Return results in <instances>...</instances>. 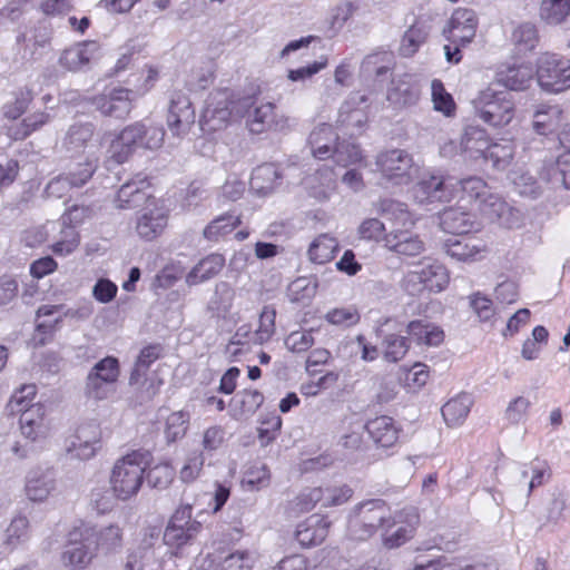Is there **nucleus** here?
Masks as SVG:
<instances>
[{"label": "nucleus", "mask_w": 570, "mask_h": 570, "mask_svg": "<svg viewBox=\"0 0 570 570\" xmlns=\"http://www.w3.org/2000/svg\"><path fill=\"white\" fill-rule=\"evenodd\" d=\"M399 521L392 517L385 501L372 499L354 505L347 518V534L353 540H366L379 530L393 528Z\"/></svg>", "instance_id": "1"}, {"label": "nucleus", "mask_w": 570, "mask_h": 570, "mask_svg": "<svg viewBox=\"0 0 570 570\" xmlns=\"http://www.w3.org/2000/svg\"><path fill=\"white\" fill-rule=\"evenodd\" d=\"M165 131L161 127L135 122L125 127L109 147L110 158L122 164L137 148L158 149L163 146Z\"/></svg>", "instance_id": "2"}, {"label": "nucleus", "mask_w": 570, "mask_h": 570, "mask_svg": "<svg viewBox=\"0 0 570 570\" xmlns=\"http://www.w3.org/2000/svg\"><path fill=\"white\" fill-rule=\"evenodd\" d=\"M145 470V454L139 451H132L118 459L109 478L114 497L120 501L136 497L144 484Z\"/></svg>", "instance_id": "3"}, {"label": "nucleus", "mask_w": 570, "mask_h": 570, "mask_svg": "<svg viewBox=\"0 0 570 570\" xmlns=\"http://www.w3.org/2000/svg\"><path fill=\"white\" fill-rule=\"evenodd\" d=\"M449 284L446 268L439 262L425 258L409 271L403 278V287L411 295L423 291L439 293Z\"/></svg>", "instance_id": "4"}, {"label": "nucleus", "mask_w": 570, "mask_h": 570, "mask_svg": "<svg viewBox=\"0 0 570 570\" xmlns=\"http://www.w3.org/2000/svg\"><path fill=\"white\" fill-rule=\"evenodd\" d=\"M537 80L548 92H562L570 88V58L558 53H542L537 61Z\"/></svg>", "instance_id": "5"}, {"label": "nucleus", "mask_w": 570, "mask_h": 570, "mask_svg": "<svg viewBox=\"0 0 570 570\" xmlns=\"http://www.w3.org/2000/svg\"><path fill=\"white\" fill-rule=\"evenodd\" d=\"M480 118L493 126L501 127L510 124L514 116V105L507 91H495L492 88L483 90L475 101Z\"/></svg>", "instance_id": "6"}, {"label": "nucleus", "mask_w": 570, "mask_h": 570, "mask_svg": "<svg viewBox=\"0 0 570 570\" xmlns=\"http://www.w3.org/2000/svg\"><path fill=\"white\" fill-rule=\"evenodd\" d=\"M102 432L99 423L88 421L81 423L66 445V451L72 458L87 461L96 455L101 446Z\"/></svg>", "instance_id": "7"}, {"label": "nucleus", "mask_w": 570, "mask_h": 570, "mask_svg": "<svg viewBox=\"0 0 570 570\" xmlns=\"http://www.w3.org/2000/svg\"><path fill=\"white\" fill-rule=\"evenodd\" d=\"M376 165L382 175L393 184H406L411 179L413 169L412 156L402 149H392L381 153Z\"/></svg>", "instance_id": "8"}, {"label": "nucleus", "mask_w": 570, "mask_h": 570, "mask_svg": "<svg viewBox=\"0 0 570 570\" xmlns=\"http://www.w3.org/2000/svg\"><path fill=\"white\" fill-rule=\"evenodd\" d=\"M453 195V179L439 175L422 178L413 188V198L421 205L450 202Z\"/></svg>", "instance_id": "9"}, {"label": "nucleus", "mask_w": 570, "mask_h": 570, "mask_svg": "<svg viewBox=\"0 0 570 570\" xmlns=\"http://www.w3.org/2000/svg\"><path fill=\"white\" fill-rule=\"evenodd\" d=\"M194 124L195 110L189 97L183 91H174L170 96L167 115L169 131L176 137H184Z\"/></svg>", "instance_id": "10"}, {"label": "nucleus", "mask_w": 570, "mask_h": 570, "mask_svg": "<svg viewBox=\"0 0 570 570\" xmlns=\"http://www.w3.org/2000/svg\"><path fill=\"white\" fill-rule=\"evenodd\" d=\"M57 489L58 479L53 469H32L24 478L23 492L30 502L43 503L57 492Z\"/></svg>", "instance_id": "11"}, {"label": "nucleus", "mask_w": 570, "mask_h": 570, "mask_svg": "<svg viewBox=\"0 0 570 570\" xmlns=\"http://www.w3.org/2000/svg\"><path fill=\"white\" fill-rule=\"evenodd\" d=\"M246 126L252 134H263L268 130L285 131L289 129V119L276 114L274 104L265 102L248 110Z\"/></svg>", "instance_id": "12"}, {"label": "nucleus", "mask_w": 570, "mask_h": 570, "mask_svg": "<svg viewBox=\"0 0 570 570\" xmlns=\"http://www.w3.org/2000/svg\"><path fill=\"white\" fill-rule=\"evenodd\" d=\"M476 27L475 12L471 9L459 8L452 13L443 33L453 45L465 46L475 37Z\"/></svg>", "instance_id": "13"}, {"label": "nucleus", "mask_w": 570, "mask_h": 570, "mask_svg": "<svg viewBox=\"0 0 570 570\" xmlns=\"http://www.w3.org/2000/svg\"><path fill=\"white\" fill-rule=\"evenodd\" d=\"M383 243L389 250L400 256L414 257L425 250L421 237L409 229H391L384 235Z\"/></svg>", "instance_id": "14"}, {"label": "nucleus", "mask_w": 570, "mask_h": 570, "mask_svg": "<svg viewBox=\"0 0 570 570\" xmlns=\"http://www.w3.org/2000/svg\"><path fill=\"white\" fill-rule=\"evenodd\" d=\"M130 91L114 88L94 98V106L105 116L124 118L131 110Z\"/></svg>", "instance_id": "15"}, {"label": "nucleus", "mask_w": 570, "mask_h": 570, "mask_svg": "<svg viewBox=\"0 0 570 570\" xmlns=\"http://www.w3.org/2000/svg\"><path fill=\"white\" fill-rule=\"evenodd\" d=\"M19 428L21 435L31 442L45 439L50 430L45 406L42 404H33L30 409L21 413Z\"/></svg>", "instance_id": "16"}, {"label": "nucleus", "mask_w": 570, "mask_h": 570, "mask_svg": "<svg viewBox=\"0 0 570 570\" xmlns=\"http://www.w3.org/2000/svg\"><path fill=\"white\" fill-rule=\"evenodd\" d=\"M330 525L331 522L326 518L311 515L297 525L295 538L304 548L321 544L328 534Z\"/></svg>", "instance_id": "17"}, {"label": "nucleus", "mask_w": 570, "mask_h": 570, "mask_svg": "<svg viewBox=\"0 0 570 570\" xmlns=\"http://www.w3.org/2000/svg\"><path fill=\"white\" fill-rule=\"evenodd\" d=\"M439 218L441 228L450 234H468L476 228L474 216L463 206L448 207Z\"/></svg>", "instance_id": "18"}, {"label": "nucleus", "mask_w": 570, "mask_h": 570, "mask_svg": "<svg viewBox=\"0 0 570 570\" xmlns=\"http://www.w3.org/2000/svg\"><path fill=\"white\" fill-rule=\"evenodd\" d=\"M337 141V132L327 124L315 127L308 137L312 155L321 160L331 158Z\"/></svg>", "instance_id": "19"}, {"label": "nucleus", "mask_w": 570, "mask_h": 570, "mask_svg": "<svg viewBox=\"0 0 570 570\" xmlns=\"http://www.w3.org/2000/svg\"><path fill=\"white\" fill-rule=\"evenodd\" d=\"M365 429L373 442L381 448H391L399 440L400 429L392 417L381 415L370 420Z\"/></svg>", "instance_id": "20"}, {"label": "nucleus", "mask_w": 570, "mask_h": 570, "mask_svg": "<svg viewBox=\"0 0 570 570\" xmlns=\"http://www.w3.org/2000/svg\"><path fill=\"white\" fill-rule=\"evenodd\" d=\"M167 215L158 207L145 210L138 216L136 232L140 238L153 240L157 238L167 226Z\"/></svg>", "instance_id": "21"}, {"label": "nucleus", "mask_w": 570, "mask_h": 570, "mask_svg": "<svg viewBox=\"0 0 570 570\" xmlns=\"http://www.w3.org/2000/svg\"><path fill=\"white\" fill-rule=\"evenodd\" d=\"M533 77L534 71L529 63L508 66L497 73L498 82L511 90L527 89L531 85Z\"/></svg>", "instance_id": "22"}, {"label": "nucleus", "mask_w": 570, "mask_h": 570, "mask_svg": "<svg viewBox=\"0 0 570 570\" xmlns=\"http://www.w3.org/2000/svg\"><path fill=\"white\" fill-rule=\"evenodd\" d=\"M225 266V257L222 254H210L202 258L186 275V284L194 286L206 282L220 273Z\"/></svg>", "instance_id": "23"}, {"label": "nucleus", "mask_w": 570, "mask_h": 570, "mask_svg": "<svg viewBox=\"0 0 570 570\" xmlns=\"http://www.w3.org/2000/svg\"><path fill=\"white\" fill-rule=\"evenodd\" d=\"M98 51L96 42H83L78 43L73 47L66 49L59 61L61 66L69 70H79L90 62Z\"/></svg>", "instance_id": "24"}, {"label": "nucleus", "mask_w": 570, "mask_h": 570, "mask_svg": "<svg viewBox=\"0 0 570 570\" xmlns=\"http://www.w3.org/2000/svg\"><path fill=\"white\" fill-rule=\"evenodd\" d=\"M407 334L420 345L438 346L444 341V332L440 326L422 320L410 322Z\"/></svg>", "instance_id": "25"}, {"label": "nucleus", "mask_w": 570, "mask_h": 570, "mask_svg": "<svg viewBox=\"0 0 570 570\" xmlns=\"http://www.w3.org/2000/svg\"><path fill=\"white\" fill-rule=\"evenodd\" d=\"M312 197L326 200L336 188V179L332 169L323 168L304 180Z\"/></svg>", "instance_id": "26"}, {"label": "nucleus", "mask_w": 570, "mask_h": 570, "mask_svg": "<svg viewBox=\"0 0 570 570\" xmlns=\"http://www.w3.org/2000/svg\"><path fill=\"white\" fill-rule=\"evenodd\" d=\"M478 207L491 222L497 220L502 225H510L509 217L512 215V208L500 195L492 193L491 189L485 197L482 198Z\"/></svg>", "instance_id": "27"}, {"label": "nucleus", "mask_w": 570, "mask_h": 570, "mask_svg": "<svg viewBox=\"0 0 570 570\" xmlns=\"http://www.w3.org/2000/svg\"><path fill=\"white\" fill-rule=\"evenodd\" d=\"M148 186L149 184L145 178L132 179L125 183L117 194V207L127 209L139 206L148 197L145 193Z\"/></svg>", "instance_id": "28"}, {"label": "nucleus", "mask_w": 570, "mask_h": 570, "mask_svg": "<svg viewBox=\"0 0 570 570\" xmlns=\"http://www.w3.org/2000/svg\"><path fill=\"white\" fill-rule=\"evenodd\" d=\"M148 186L149 184L145 178L132 179L125 183L117 194V207L127 209L139 206L148 197L145 193Z\"/></svg>", "instance_id": "29"}, {"label": "nucleus", "mask_w": 570, "mask_h": 570, "mask_svg": "<svg viewBox=\"0 0 570 570\" xmlns=\"http://www.w3.org/2000/svg\"><path fill=\"white\" fill-rule=\"evenodd\" d=\"M147 372L136 362L129 376V385L136 387L140 403L151 401L159 391L160 381L147 379Z\"/></svg>", "instance_id": "30"}, {"label": "nucleus", "mask_w": 570, "mask_h": 570, "mask_svg": "<svg viewBox=\"0 0 570 570\" xmlns=\"http://www.w3.org/2000/svg\"><path fill=\"white\" fill-rule=\"evenodd\" d=\"M281 178L282 175L274 164H264L253 170L249 184L256 193L267 195L274 190Z\"/></svg>", "instance_id": "31"}, {"label": "nucleus", "mask_w": 570, "mask_h": 570, "mask_svg": "<svg viewBox=\"0 0 570 570\" xmlns=\"http://www.w3.org/2000/svg\"><path fill=\"white\" fill-rule=\"evenodd\" d=\"M472 406V399L466 393H461L442 406V415L449 426L463 423Z\"/></svg>", "instance_id": "32"}, {"label": "nucleus", "mask_w": 570, "mask_h": 570, "mask_svg": "<svg viewBox=\"0 0 570 570\" xmlns=\"http://www.w3.org/2000/svg\"><path fill=\"white\" fill-rule=\"evenodd\" d=\"M337 250V239L330 234H321L311 243L307 255L311 262L325 264L334 258Z\"/></svg>", "instance_id": "33"}, {"label": "nucleus", "mask_w": 570, "mask_h": 570, "mask_svg": "<svg viewBox=\"0 0 570 570\" xmlns=\"http://www.w3.org/2000/svg\"><path fill=\"white\" fill-rule=\"evenodd\" d=\"M489 147L487 132L478 126H468L461 137V153L470 154L471 157L485 154Z\"/></svg>", "instance_id": "34"}, {"label": "nucleus", "mask_w": 570, "mask_h": 570, "mask_svg": "<svg viewBox=\"0 0 570 570\" xmlns=\"http://www.w3.org/2000/svg\"><path fill=\"white\" fill-rule=\"evenodd\" d=\"M264 395L257 390H244L233 399V411L237 419L253 415L263 404Z\"/></svg>", "instance_id": "35"}, {"label": "nucleus", "mask_w": 570, "mask_h": 570, "mask_svg": "<svg viewBox=\"0 0 570 570\" xmlns=\"http://www.w3.org/2000/svg\"><path fill=\"white\" fill-rule=\"evenodd\" d=\"M234 298V288L227 282H219L215 285L208 309L217 317H225L233 306Z\"/></svg>", "instance_id": "36"}, {"label": "nucleus", "mask_w": 570, "mask_h": 570, "mask_svg": "<svg viewBox=\"0 0 570 570\" xmlns=\"http://www.w3.org/2000/svg\"><path fill=\"white\" fill-rule=\"evenodd\" d=\"M561 111L556 106H540L533 114L532 127L539 135L553 132L559 125Z\"/></svg>", "instance_id": "37"}, {"label": "nucleus", "mask_w": 570, "mask_h": 570, "mask_svg": "<svg viewBox=\"0 0 570 570\" xmlns=\"http://www.w3.org/2000/svg\"><path fill=\"white\" fill-rule=\"evenodd\" d=\"M456 186L460 187L458 190L462 194L460 197L461 203H476L478 206L491 189L487 183L479 177H469L455 181L454 191L456 190Z\"/></svg>", "instance_id": "38"}, {"label": "nucleus", "mask_w": 570, "mask_h": 570, "mask_svg": "<svg viewBox=\"0 0 570 570\" xmlns=\"http://www.w3.org/2000/svg\"><path fill=\"white\" fill-rule=\"evenodd\" d=\"M92 552L89 544L85 541H71L66 546L62 552V562L65 566L78 570L85 568L91 560Z\"/></svg>", "instance_id": "39"}, {"label": "nucleus", "mask_w": 570, "mask_h": 570, "mask_svg": "<svg viewBox=\"0 0 570 570\" xmlns=\"http://www.w3.org/2000/svg\"><path fill=\"white\" fill-rule=\"evenodd\" d=\"M115 392L116 383L88 372L83 385V394L88 400L104 401L114 395Z\"/></svg>", "instance_id": "40"}, {"label": "nucleus", "mask_w": 570, "mask_h": 570, "mask_svg": "<svg viewBox=\"0 0 570 570\" xmlns=\"http://www.w3.org/2000/svg\"><path fill=\"white\" fill-rule=\"evenodd\" d=\"M200 523H169L164 532V542L168 546L181 547L191 541L200 531Z\"/></svg>", "instance_id": "41"}, {"label": "nucleus", "mask_w": 570, "mask_h": 570, "mask_svg": "<svg viewBox=\"0 0 570 570\" xmlns=\"http://www.w3.org/2000/svg\"><path fill=\"white\" fill-rule=\"evenodd\" d=\"M512 41L519 55H527L533 51L539 43L535 26L530 22L518 26L512 32Z\"/></svg>", "instance_id": "42"}, {"label": "nucleus", "mask_w": 570, "mask_h": 570, "mask_svg": "<svg viewBox=\"0 0 570 570\" xmlns=\"http://www.w3.org/2000/svg\"><path fill=\"white\" fill-rule=\"evenodd\" d=\"M29 519L23 514L12 518L10 524L6 529L3 544L13 550L29 539Z\"/></svg>", "instance_id": "43"}, {"label": "nucleus", "mask_w": 570, "mask_h": 570, "mask_svg": "<svg viewBox=\"0 0 570 570\" xmlns=\"http://www.w3.org/2000/svg\"><path fill=\"white\" fill-rule=\"evenodd\" d=\"M445 246L446 254L461 262L475 259V256L483 249L479 242L471 237L449 240Z\"/></svg>", "instance_id": "44"}, {"label": "nucleus", "mask_w": 570, "mask_h": 570, "mask_svg": "<svg viewBox=\"0 0 570 570\" xmlns=\"http://www.w3.org/2000/svg\"><path fill=\"white\" fill-rule=\"evenodd\" d=\"M570 14V0H542L540 17L548 24H560Z\"/></svg>", "instance_id": "45"}, {"label": "nucleus", "mask_w": 570, "mask_h": 570, "mask_svg": "<svg viewBox=\"0 0 570 570\" xmlns=\"http://www.w3.org/2000/svg\"><path fill=\"white\" fill-rule=\"evenodd\" d=\"M239 224L238 216L225 214L212 220L204 228L203 235L209 242H217L220 237L232 233Z\"/></svg>", "instance_id": "46"}, {"label": "nucleus", "mask_w": 570, "mask_h": 570, "mask_svg": "<svg viewBox=\"0 0 570 570\" xmlns=\"http://www.w3.org/2000/svg\"><path fill=\"white\" fill-rule=\"evenodd\" d=\"M410 521L405 525H400L394 532L389 533L391 528H385L382 531L383 543L389 549L397 548L404 544L410 538H412L415 525L419 521L417 514L412 511L410 514Z\"/></svg>", "instance_id": "47"}, {"label": "nucleus", "mask_w": 570, "mask_h": 570, "mask_svg": "<svg viewBox=\"0 0 570 570\" xmlns=\"http://www.w3.org/2000/svg\"><path fill=\"white\" fill-rule=\"evenodd\" d=\"M429 28L423 22L413 23L404 33L400 47L403 56L410 57L414 55L419 47L426 40Z\"/></svg>", "instance_id": "48"}, {"label": "nucleus", "mask_w": 570, "mask_h": 570, "mask_svg": "<svg viewBox=\"0 0 570 570\" xmlns=\"http://www.w3.org/2000/svg\"><path fill=\"white\" fill-rule=\"evenodd\" d=\"M32 100L31 91L28 89H19L12 94L1 108V114L4 119L16 120L27 110Z\"/></svg>", "instance_id": "49"}, {"label": "nucleus", "mask_w": 570, "mask_h": 570, "mask_svg": "<svg viewBox=\"0 0 570 570\" xmlns=\"http://www.w3.org/2000/svg\"><path fill=\"white\" fill-rule=\"evenodd\" d=\"M331 158H333L338 166L348 167L361 163L363 155L356 144L347 140H338Z\"/></svg>", "instance_id": "50"}, {"label": "nucleus", "mask_w": 570, "mask_h": 570, "mask_svg": "<svg viewBox=\"0 0 570 570\" xmlns=\"http://www.w3.org/2000/svg\"><path fill=\"white\" fill-rule=\"evenodd\" d=\"M515 191L522 196L531 199H537L542 195V186L529 173L515 171L511 178Z\"/></svg>", "instance_id": "51"}, {"label": "nucleus", "mask_w": 570, "mask_h": 570, "mask_svg": "<svg viewBox=\"0 0 570 570\" xmlns=\"http://www.w3.org/2000/svg\"><path fill=\"white\" fill-rule=\"evenodd\" d=\"M419 98V89L405 82L397 83L387 91V99L399 107L412 106L417 102Z\"/></svg>", "instance_id": "52"}, {"label": "nucleus", "mask_w": 570, "mask_h": 570, "mask_svg": "<svg viewBox=\"0 0 570 570\" xmlns=\"http://www.w3.org/2000/svg\"><path fill=\"white\" fill-rule=\"evenodd\" d=\"M190 415L186 411L173 412L166 420L165 435L168 442H175L185 436Z\"/></svg>", "instance_id": "53"}, {"label": "nucleus", "mask_w": 570, "mask_h": 570, "mask_svg": "<svg viewBox=\"0 0 570 570\" xmlns=\"http://www.w3.org/2000/svg\"><path fill=\"white\" fill-rule=\"evenodd\" d=\"M323 495L321 501L322 508L338 507L351 500L353 490L346 484L321 487Z\"/></svg>", "instance_id": "54"}, {"label": "nucleus", "mask_w": 570, "mask_h": 570, "mask_svg": "<svg viewBox=\"0 0 570 570\" xmlns=\"http://www.w3.org/2000/svg\"><path fill=\"white\" fill-rule=\"evenodd\" d=\"M97 169L95 160L85 159L83 163L71 164L68 171L62 174L69 183L76 187L85 185Z\"/></svg>", "instance_id": "55"}, {"label": "nucleus", "mask_w": 570, "mask_h": 570, "mask_svg": "<svg viewBox=\"0 0 570 570\" xmlns=\"http://www.w3.org/2000/svg\"><path fill=\"white\" fill-rule=\"evenodd\" d=\"M322 495L321 487L305 488L291 502L292 509L298 513L309 512L321 504Z\"/></svg>", "instance_id": "56"}, {"label": "nucleus", "mask_w": 570, "mask_h": 570, "mask_svg": "<svg viewBox=\"0 0 570 570\" xmlns=\"http://www.w3.org/2000/svg\"><path fill=\"white\" fill-rule=\"evenodd\" d=\"M433 107L436 111L451 117L455 111V104L452 96L446 92L443 83L434 79L431 85Z\"/></svg>", "instance_id": "57"}, {"label": "nucleus", "mask_w": 570, "mask_h": 570, "mask_svg": "<svg viewBox=\"0 0 570 570\" xmlns=\"http://www.w3.org/2000/svg\"><path fill=\"white\" fill-rule=\"evenodd\" d=\"M94 135V126L91 124L73 125L69 128L65 145L70 150H78L86 146Z\"/></svg>", "instance_id": "58"}, {"label": "nucleus", "mask_w": 570, "mask_h": 570, "mask_svg": "<svg viewBox=\"0 0 570 570\" xmlns=\"http://www.w3.org/2000/svg\"><path fill=\"white\" fill-rule=\"evenodd\" d=\"M384 352L383 356L387 362L396 363L401 361L407 350V340L404 336H397L395 334H389L383 341Z\"/></svg>", "instance_id": "59"}, {"label": "nucleus", "mask_w": 570, "mask_h": 570, "mask_svg": "<svg viewBox=\"0 0 570 570\" xmlns=\"http://www.w3.org/2000/svg\"><path fill=\"white\" fill-rule=\"evenodd\" d=\"M483 157L491 160L497 169H504L513 158V147L508 141L503 144H489Z\"/></svg>", "instance_id": "60"}, {"label": "nucleus", "mask_w": 570, "mask_h": 570, "mask_svg": "<svg viewBox=\"0 0 570 570\" xmlns=\"http://www.w3.org/2000/svg\"><path fill=\"white\" fill-rule=\"evenodd\" d=\"M122 544V530L116 525L110 524L102 528L97 534V547L105 552L115 551Z\"/></svg>", "instance_id": "61"}, {"label": "nucleus", "mask_w": 570, "mask_h": 570, "mask_svg": "<svg viewBox=\"0 0 570 570\" xmlns=\"http://www.w3.org/2000/svg\"><path fill=\"white\" fill-rule=\"evenodd\" d=\"M275 309L265 306L259 315L258 328L254 332L256 344H263L272 337L275 332Z\"/></svg>", "instance_id": "62"}, {"label": "nucleus", "mask_w": 570, "mask_h": 570, "mask_svg": "<svg viewBox=\"0 0 570 570\" xmlns=\"http://www.w3.org/2000/svg\"><path fill=\"white\" fill-rule=\"evenodd\" d=\"M255 556L249 551H235L228 554L219 564L218 570H252Z\"/></svg>", "instance_id": "63"}, {"label": "nucleus", "mask_w": 570, "mask_h": 570, "mask_svg": "<svg viewBox=\"0 0 570 570\" xmlns=\"http://www.w3.org/2000/svg\"><path fill=\"white\" fill-rule=\"evenodd\" d=\"M89 373H92L99 377H106V380L116 383L120 376V364L117 357L106 356L97 362L90 370Z\"/></svg>", "instance_id": "64"}]
</instances>
